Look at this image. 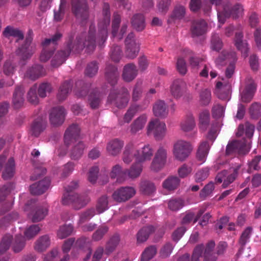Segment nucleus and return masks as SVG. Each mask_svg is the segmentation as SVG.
Segmentation results:
<instances>
[{
    "mask_svg": "<svg viewBox=\"0 0 261 261\" xmlns=\"http://www.w3.org/2000/svg\"><path fill=\"white\" fill-rule=\"evenodd\" d=\"M254 131V126L248 122L240 125L236 136L241 138L242 140H234L228 143L226 147V154L245 153L247 152L250 148V139L253 135Z\"/></svg>",
    "mask_w": 261,
    "mask_h": 261,
    "instance_id": "f257e3e1",
    "label": "nucleus"
},
{
    "mask_svg": "<svg viewBox=\"0 0 261 261\" xmlns=\"http://www.w3.org/2000/svg\"><path fill=\"white\" fill-rule=\"evenodd\" d=\"M77 184L73 182L66 188V193L63 195L62 203L64 204H72L74 208L79 210L85 206L89 201V198L86 195L70 194V192L76 188Z\"/></svg>",
    "mask_w": 261,
    "mask_h": 261,
    "instance_id": "f03ea898",
    "label": "nucleus"
},
{
    "mask_svg": "<svg viewBox=\"0 0 261 261\" xmlns=\"http://www.w3.org/2000/svg\"><path fill=\"white\" fill-rule=\"evenodd\" d=\"M193 149L190 142L182 139H178L174 142L173 145L172 154L177 161H185L191 154Z\"/></svg>",
    "mask_w": 261,
    "mask_h": 261,
    "instance_id": "7ed1b4c3",
    "label": "nucleus"
},
{
    "mask_svg": "<svg viewBox=\"0 0 261 261\" xmlns=\"http://www.w3.org/2000/svg\"><path fill=\"white\" fill-rule=\"evenodd\" d=\"M237 56L234 52L228 53L227 51L222 52L215 60V63L218 67H220L227 63L229 65L226 70V76L229 78L233 74L234 70V63L237 61Z\"/></svg>",
    "mask_w": 261,
    "mask_h": 261,
    "instance_id": "20e7f679",
    "label": "nucleus"
},
{
    "mask_svg": "<svg viewBox=\"0 0 261 261\" xmlns=\"http://www.w3.org/2000/svg\"><path fill=\"white\" fill-rule=\"evenodd\" d=\"M216 136V132L211 130L206 136V140L202 141L199 145L196 153V159L200 162V164L205 162L210 146L215 140Z\"/></svg>",
    "mask_w": 261,
    "mask_h": 261,
    "instance_id": "39448f33",
    "label": "nucleus"
},
{
    "mask_svg": "<svg viewBox=\"0 0 261 261\" xmlns=\"http://www.w3.org/2000/svg\"><path fill=\"white\" fill-rule=\"evenodd\" d=\"M110 22V14L109 7L108 5H105L102 12V15L100 17L98 23V34L96 39H101L103 43L108 36V27Z\"/></svg>",
    "mask_w": 261,
    "mask_h": 261,
    "instance_id": "423d86ee",
    "label": "nucleus"
},
{
    "mask_svg": "<svg viewBox=\"0 0 261 261\" xmlns=\"http://www.w3.org/2000/svg\"><path fill=\"white\" fill-rule=\"evenodd\" d=\"M166 133V126L164 122L158 119L150 121L147 127L148 136L152 135L158 140H162Z\"/></svg>",
    "mask_w": 261,
    "mask_h": 261,
    "instance_id": "0eeeda50",
    "label": "nucleus"
},
{
    "mask_svg": "<svg viewBox=\"0 0 261 261\" xmlns=\"http://www.w3.org/2000/svg\"><path fill=\"white\" fill-rule=\"evenodd\" d=\"M129 99V92L125 88L122 89L118 93L111 92L108 97V101L111 103H113L119 108L125 107L127 105Z\"/></svg>",
    "mask_w": 261,
    "mask_h": 261,
    "instance_id": "6e6552de",
    "label": "nucleus"
},
{
    "mask_svg": "<svg viewBox=\"0 0 261 261\" xmlns=\"http://www.w3.org/2000/svg\"><path fill=\"white\" fill-rule=\"evenodd\" d=\"M94 38L92 28L91 26L90 28L88 40L85 42H83L81 39H77L76 43H74L73 45L71 44L69 45V48L70 51L79 52L80 50L82 49L83 47L86 46L87 48H91V49L93 50L94 48L95 43L96 41V39H94Z\"/></svg>",
    "mask_w": 261,
    "mask_h": 261,
    "instance_id": "1a4fd4ad",
    "label": "nucleus"
},
{
    "mask_svg": "<svg viewBox=\"0 0 261 261\" xmlns=\"http://www.w3.org/2000/svg\"><path fill=\"white\" fill-rule=\"evenodd\" d=\"M217 11L219 23L223 24L225 21V18L227 17L232 16L233 18H236L241 16L243 12V8L241 5H237L232 8L231 12L228 11L227 7H224L223 12H220L219 8H218Z\"/></svg>",
    "mask_w": 261,
    "mask_h": 261,
    "instance_id": "9d476101",
    "label": "nucleus"
},
{
    "mask_svg": "<svg viewBox=\"0 0 261 261\" xmlns=\"http://www.w3.org/2000/svg\"><path fill=\"white\" fill-rule=\"evenodd\" d=\"M255 88L253 80L251 78L248 79L244 87H242L240 89L241 101L244 102H249L253 96Z\"/></svg>",
    "mask_w": 261,
    "mask_h": 261,
    "instance_id": "9b49d317",
    "label": "nucleus"
},
{
    "mask_svg": "<svg viewBox=\"0 0 261 261\" xmlns=\"http://www.w3.org/2000/svg\"><path fill=\"white\" fill-rule=\"evenodd\" d=\"M136 190L130 187H121L116 190L112 195V197L117 202L125 201L135 195Z\"/></svg>",
    "mask_w": 261,
    "mask_h": 261,
    "instance_id": "f8f14e48",
    "label": "nucleus"
},
{
    "mask_svg": "<svg viewBox=\"0 0 261 261\" xmlns=\"http://www.w3.org/2000/svg\"><path fill=\"white\" fill-rule=\"evenodd\" d=\"M125 45L127 57L132 59L136 57L139 51V45L135 40L133 33H130L127 36L125 40Z\"/></svg>",
    "mask_w": 261,
    "mask_h": 261,
    "instance_id": "ddd939ff",
    "label": "nucleus"
},
{
    "mask_svg": "<svg viewBox=\"0 0 261 261\" xmlns=\"http://www.w3.org/2000/svg\"><path fill=\"white\" fill-rule=\"evenodd\" d=\"M230 92L231 86L228 83L217 82L215 94L219 99L228 101L230 99Z\"/></svg>",
    "mask_w": 261,
    "mask_h": 261,
    "instance_id": "4468645a",
    "label": "nucleus"
},
{
    "mask_svg": "<svg viewBox=\"0 0 261 261\" xmlns=\"http://www.w3.org/2000/svg\"><path fill=\"white\" fill-rule=\"evenodd\" d=\"M65 115V110L63 107H58L53 108L49 116L50 123L54 126L62 124L64 121Z\"/></svg>",
    "mask_w": 261,
    "mask_h": 261,
    "instance_id": "2eb2a0df",
    "label": "nucleus"
},
{
    "mask_svg": "<svg viewBox=\"0 0 261 261\" xmlns=\"http://www.w3.org/2000/svg\"><path fill=\"white\" fill-rule=\"evenodd\" d=\"M80 127L76 124H73L66 130L64 135V141L66 145L72 142L76 143L79 138Z\"/></svg>",
    "mask_w": 261,
    "mask_h": 261,
    "instance_id": "dca6fc26",
    "label": "nucleus"
},
{
    "mask_svg": "<svg viewBox=\"0 0 261 261\" xmlns=\"http://www.w3.org/2000/svg\"><path fill=\"white\" fill-rule=\"evenodd\" d=\"M154 154V150L149 144L144 145L140 149H137V161L141 163L150 161Z\"/></svg>",
    "mask_w": 261,
    "mask_h": 261,
    "instance_id": "f3484780",
    "label": "nucleus"
},
{
    "mask_svg": "<svg viewBox=\"0 0 261 261\" xmlns=\"http://www.w3.org/2000/svg\"><path fill=\"white\" fill-rule=\"evenodd\" d=\"M32 38H27L25 45L16 51V54L20 56L23 60L29 59L35 50L34 46L31 45Z\"/></svg>",
    "mask_w": 261,
    "mask_h": 261,
    "instance_id": "a211bd4d",
    "label": "nucleus"
},
{
    "mask_svg": "<svg viewBox=\"0 0 261 261\" xmlns=\"http://www.w3.org/2000/svg\"><path fill=\"white\" fill-rule=\"evenodd\" d=\"M137 149L133 143L128 144L125 147L122 155V160L125 164H129L134 158L137 162Z\"/></svg>",
    "mask_w": 261,
    "mask_h": 261,
    "instance_id": "6ab92c4d",
    "label": "nucleus"
},
{
    "mask_svg": "<svg viewBox=\"0 0 261 261\" xmlns=\"http://www.w3.org/2000/svg\"><path fill=\"white\" fill-rule=\"evenodd\" d=\"M61 37L60 34H56L54 37L51 39H46L43 42L42 44L44 46L43 51H42L40 55V60L42 62L47 61L51 57L52 55L51 52L48 51L46 47L47 45L53 44V45L56 44V41Z\"/></svg>",
    "mask_w": 261,
    "mask_h": 261,
    "instance_id": "aec40b11",
    "label": "nucleus"
},
{
    "mask_svg": "<svg viewBox=\"0 0 261 261\" xmlns=\"http://www.w3.org/2000/svg\"><path fill=\"white\" fill-rule=\"evenodd\" d=\"M120 21V16L119 14L115 13L114 15V19L112 22V35L114 37H117L118 39L122 38L126 30L127 24H123L121 29L120 33H118L119 24Z\"/></svg>",
    "mask_w": 261,
    "mask_h": 261,
    "instance_id": "412c9836",
    "label": "nucleus"
},
{
    "mask_svg": "<svg viewBox=\"0 0 261 261\" xmlns=\"http://www.w3.org/2000/svg\"><path fill=\"white\" fill-rule=\"evenodd\" d=\"M123 145V141L118 139H114L108 143L106 148L107 151L110 155L116 156L119 154Z\"/></svg>",
    "mask_w": 261,
    "mask_h": 261,
    "instance_id": "4be33fe9",
    "label": "nucleus"
},
{
    "mask_svg": "<svg viewBox=\"0 0 261 261\" xmlns=\"http://www.w3.org/2000/svg\"><path fill=\"white\" fill-rule=\"evenodd\" d=\"M50 180L45 178L38 183H35L30 186V191L32 194L40 195L43 193L49 187Z\"/></svg>",
    "mask_w": 261,
    "mask_h": 261,
    "instance_id": "5701e85b",
    "label": "nucleus"
},
{
    "mask_svg": "<svg viewBox=\"0 0 261 261\" xmlns=\"http://www.w3.org/2000/svg\"><path fill=\"white\" fill-rule=\"evenodd\" d=\"M147 120V116L145 114L142 115L136 118L130 126V132L135 134L141 130L145 126Z\"/></svg>",
    "mask_w": 261,
    "mask_h": 261,
    "instance_id": "b1692460",
    "label": "nucleus"
},
{
    "mask_svg": "<svg viewBox=\"0 0 261 261\" xmlns=\"http://www.w3.org/2000/svg\"><path fill=\"white\" fill-rule=\"evenodd\" d=\"M72 11L75 15L79 17H83L87 13V6L85 0H72Z\"/></svg>",
    "mask_w": 261,
    "mask_h": 261,
    "instance_id": "393cba45",
    "label": "nucleus"
},
{
    "mask_svg": "<svg viewBox=\"0 0 261 261\" xmlns=\"http://www.w3.org/2000/svg\"><path fill=\"white\" fill-rule=\"evenodd\" d=\"M237 170L238 168H233V173L228 175L227 177L226 176V171H224L217 175L216 179L219 183L223 181V186L225 188L234 180L237 176Z\"/></svg>",
    "mask_w": 261,
    "mask_h": 261,
    "instance_id": "a878e982",
    "label": "nucleus"
},
{
    "mask_svg": "<svg viewBox=\"0 0 261 261\" xmlns=\"http://www.w3.org/2000/svg\"><path fill=\"white\" fill-rule=\"evenodd\" d=\"M207 30L205 21L201 20L193 23L191 28V33L193 36H198L204 34Z\"/></svg>",
    "mask_w": 261,
    "mask_h": 261,
    "instance_id": "bb28decb",
    "label": "nucleus"
},
{
    "mask_svg": "<svg viewBox=\"0 0 261 261\" xmlns=\"http://www.w3.org/2000/svg\"><path fill=\"white\" fill-rule=\"evenodd\" d=\"M137 74L136 66L132 64H129L124 67L123 78L126 82L132 81Z\"/></svg>",
    "mask_w": 261,
    "mask_h": 261,
    "instance_id": "cd10ccee",
    "label": "nucleus"
},
{
    "mask_svg": "<svg viewBox=\"0 0 261 261\" xmlns=\"http://www.w3.org/2000/svg\"><path fill=\"white\" fill-rule=\"evenodd\" d=\"M44 74L43 68L41 65H36L28 70L25 76L32 80H35Z\"/></svg>",
    "mask_w": 261,
    "mask_h": 261,
    "instance_id": "c85d7f7f",
    "label": "nucleus"
},
{
    "mask_svg": "<svg viewBox=\"0 0 261 261\" xmlns=\"http://www.w3.org/2000/svg\"><path fill=\"white\" fill-rule=\"evenodd\" d=\"M242 38L243 35L242 33L236 34L235 45L241 51L243 56L246 57L247 56L248 45L246 42L243 41Z\"/></svg>",
    "mask_w": 261,
    "mask_h": 261,
    "instance_id": "c756f323",
    "label": "nucleus"
},
{
    "mask_svg": "<svg viewBox=\"0 0 261 261\" xmlns=\"http://www.w3.org/2000/svg\"><path fill=\"white\" fill-rule=\"evenodd\" d=\"M153 111L154 115L156 117H163L168 114L166 105L162 100H159L154 104Z\"/></svg>",
    "mask_w": 261,
    "mask_h": 261,
    "instance_id": "7c9ffc66",
    "label": "nucleus"
},
{
    "mask_svg": "<svg viewBox=\"0 0 261 261\" xmlns=\"http://www.w3.org/2000/svg\"><path fill=\"white\" fill-rule=\"evenodd\" d=\"M186 87V83L181 80H177L173 82L171 87V92L175 97L180 96Z\"/></svg>",
    "mask_w": 261,
    "mask_h": 261,
    "instance_id": "2f4dec72",
    "label": "nucleus"
},
{
    "mask_svg": "<svg viewBox=\"0 0 261 261\" xmlns=\"http://www.w3.org/2000/svg\"><path fill=\"white\" fill-rule=\"evenodd\" d=\"M48 213V206L39 207L33 210L32 219L33 222H38L43 219Z\"/></svg>",
    "mask_w": 261,
    "mask_h": 261,
    "instance_id": "473e14b6",
    "label": "nucleus"
},
{
    "mask_svg": "<svg viewBox=\"0 0 261 261\" xmlns=\"http://www.w3.org/2000/svg\"><path fill=\"white\" fill-rule=\"evenodd\" d=\"M127 173V170H123L120 165H116L112 169L110 173L111 177L113 178H117V180L121 182L124 179Z\"/></svg>",
    "mask_w": 261,
    "mask_h": 261,
    "instance_id": "72a5a7b5",
    "label": "nucleus"
},
{
    "mask_svg": "<svg viewBox=\"0 0 261 261\" xmlns=\"http://www.w3.org/2000/svg\"><path fill=\"white\" fill-rule=\"evenodd\" d=\"M86 148L85 145L82 141H78L75 144L71 151L70 156L73 160H78L83 154Z\"/></svg>",
    "mask_w": 261,
    "mask_h": 261,
    "instance_id": "f704fd0d",
    "label": "nucleus"
},
{
    "mask_svg": "<svg viewBox=\"0 0 261 261\" xmlns=\"http://www.w3.org/2000/svg\"><path fill=\"white\" fill-rule=\"evenodd\" d=\"M154 229L152 226H146L142 228L137 233V240L138 243L146 241L149 234L154 231Z\"/></svg>",
    "mask_w": 261,
    "mask_h": 261,
    "instance_id": "c9c22d12",
    "label": "nucleus"
},
{
    "mask_svg": "<svg viewBox=\"0 0 261 261\" xmlns=\"http://www.w3.org/2000/svg\"><path fill=\"white\" fill-rule=\"evenodd\" d=\"M15 171V162L12 158H10L6 166L3 173V177L5 179H8L11 178L14 174Z\"/></svg>",
    "mask_w": 261,
    "mask_h": 261,
    "instance_id": "e433bc0d",
    "label": "nucleus"
},
{
    "mask_svg": "<svg viewBox=\"0 0 261 261\" xmlns=\"http://www.w3.org/2000/svg\"><path fill=\"white\" fill-rule=\"evenodd\" d=\"M195 126V119L192 115H188L180 124L181 129L185 132L191 131Z\"/></svg>",
    "mask_w": 261,
    "mask_h": 261,
    "instance_id": "4c0bfd02",
    "label": "nucleus"
},
{
    "mask_svg": "<svg viewBox=\"0 0 261 261\" xmlns=\"http://www.w3.org/2000/svg\"><path fill=\"white\" fill-rule=\"evenodd\" d=\"M180 180L176 176H171L165 180L163 184V187L169 191L176 189L179 185Z\"/></svg>",
    "mask_w": 261,
    "mask_h": 261,
    "instance_id": "58836bf2",
    "label": "nucleus"
},
{
    "mask_svg": "<svg viewBox=\"0 0 261 261\" xmlns=\"http://www.w3.org/2000/svg\"><path fill=\"white\" fill-rule=\"evenodd\" d=\"M23 90L21 87H17L14 93L13 102L16 108L20 107L23 102Z\"/></svg>",
    "mask_w": 261,
    "mask_h": 261,
    "instance_id": "ea45409f",
    "label": "nucleus"
},
{
    "mask_svg": "<svg viewBox=\"0 0 261 261\" xmlns=\"http://www.w3.org/2000/svg\"><path fill=\"white\" fill-rule=\"evenodd\" d=\"M69 54V51H65L58 53L51 60V65L53 67H58L62 65L65 61Z\"/></svg>",
    "mask_w": 261,
    "mask_h": 261,
    "instance_id": "a19ab883",
    "label": "nucleus"
},
{
    "mask_svg": "<svg viewBox=\"0 0 261 261\" xmlns=\"http://www.w3.org/2000/svg\"><path fill=\"white\" fill-rule=\"evenodd\" d=\"M50 240L48 236L40 237L36 242L35 248L38 251H43L50 245Z\"/></svg>",
    "mask_w": 261,
    "mask_h": 261,
    "instance_id": "79ce46f5",
    "label": "nucleus"
},
{
    "mask_svg": "<svg viewBox=\"0 0 261 261\" xmlns=\"http://www.w3.org/2000/svg\"><path fill=\"white\" fill-rule=\"evenodd\" d=\"M3 35L6 37L10 36L16 37L18 40L22 39L23 38V35L20 30L11 26H8L5 28L3 32Z\"/></svg>",
    "mask_w": 261,
    "mask_h": 261,
    "instance_id": "37998d69",
    "label": "nucleus"
},
{
    "mask_svg": "<svg viewBox=\"0 0 261 261\" xmlns=\"http://www.w3.org/2000/svg\"><path fill=\"white\" fill-rule=\"evenodd\" d=\"M142 163L137 161V162H136L132 165L129 170L128 171V176L133 178L138 177L142 171Z\"/></svg>",
    "mask_w": 261,
    "mask_h": 261,
    "instance_id": "c03bdc74",
    "label": "nucleus"
},
{
    "mask_svg": "<svg viewBox=\"0 0 261 261\" xmlns=\"http://www.w3.org/2000/svg\"><path fill=\"white\" fill-rule=\"evenodd\" d=\"M199 127L205 130L209 124L210 113L208 110H203L200 112L199 116Z\"/></svg>",
    "mask_w": 261,
    "mask_h": 261,
    "instance_id": "a18cd8bd",
    "label": "nucleus"
},
{
    "mask_svg": "<svg viewBox=\"0 0 261 261\" xmlns=\"http://www.w3.org/2000/svg\"><path fill=\"white\" fill-rule=\"evenodd\" d=\"M132 25L138 31L143 30L145 28L144 16L141 14L135 15L132 20Z\"/></svg>",
    "mask_w": 261,
    "mask_h": 261,
    "instance_id": "49530a36",
    "label": "nucleus"
},
{
    "mask_svg": "<svg viewBox=\"0 0 261 261\" xmlns=\"http://www.w3.org/2000/svg\"><path fill=\"white\" fill-rule=\"evenodd\" d=\"M71 86L69 82L64 83L60 87L58 94V98L59 100L64 99L71 91Z\"/></svg>",
    "mask_w": 261,
    "mask_h": 261,
    "instance_id": "de8ad7c7",
    "label": "nucleus"
},
{
    "mask_svg": "<svg viewBox=\"0 0 261 261\" xmlns=\"http://www.w3.org/2000/svg\"><path fill=\"white\" fill-rule=\"evenodd\" d=\"M139 111H140V109L139 106H130L124 116V121L126 123H129L135 115Z\"/></svg>",
    "mask_w": 261,
    "mask_h": 261,
    "instance_id": "09e8293b",
    "label": "nucleus"
},
{
    "mask_svg": "<svg viewBox=\"0 0 261 261\" xmlns=\"http://www.w3.org/2000/svg\"><path fill=\"white\" fill-rule=\"evenodd\" d=\"M73 231V226L71 224L64 225L60 227L57 236L60 239H64L69 236Z\"/></svg>",
    "mask_w": 261,
    "mask_h": 261,
    "instance_id": "8fccbe9b",
    "label": "nucleus"
},
{
    "mask_svg": "<svg viewBox=\"0 0 261 261\" xmlns=\"http://www.w3.org/2000/svg\"><path fill=\"white\" fill-rule=\"evenodd\" d=\"M156 249L154 246L147 248L142 253L141 261H148L156 254Z\"/></svg>",
    "mask_w": 261,
    "mask_h": 261,
    "instance_id": "3c124183",
    "label": "nucleus"
},
{
    "mask_svg": "<svg viewBox=\"0 0 261 261\" xmlns=\"http://www.w3.org/2000/svg\"><path fill=\"white\" fill-rule=\"evenodd\" d=\"M203 211L200 210L199 211L197 216L194 217V214L193 212H188L186 213L185 216L183 217L182 220V223L183 224H187L191 222L193 220L194 222H196L199 217L202 215L203 213Z\"/></svg>",
    "mask_w": 261,
    "mask_h": 261,
    "instance_id": "603ef678",
    "label": "nucleus"
},
{
    "mask_svg": "<svg viewBox=\"0 0 261 261\" xmlns=\"http://www.w3.org/2000/svg\"><path fill=\"white\" fill-rule=\"evenodd\" d=\"M40 230V227L39 225H32L29 227L24 232L25 237L30 239L37 235Z\"/></svg>",
    "mask_w": 261,
    "mask_h": 261,
    "instance_id": "864d4df0",
    "label": "nucleus"
},
{
    "mask_svg": "<svg viewBox=\"0 0 261 261\" xmlns=\"http://www.w3.org/2000/svg\"><path fill=\"white\" fill-rule=\"evenodd\" d=\"M153 158L166 164L167 158V149L162 146L160 147L155 152Z\"/></svg>",
    "mask_w": 261,
    "mask_h": 261,
    "instance_id": "5fc2aeb1",
    "label": "nucleus"
},
{
    "mask_svg": "<svg viewBox=\"0 0 261 261\" xmlns=\"http://www.w3.org/2000/svg\"><path fill=\"white\" fill-rule=\"evenodd\" d=\"M249 113L252 118L257 119L261 114V105L257 103H253L249 109Z\"/></svg>",
    "mask_w": 261,
    "mask_h": 261,
    "instance_id": "6e6d98bb",
    "label": "nucleus"
},
{
    "mask_svg": "<svg viewBox=\"0 0 261 261\" xmlns=\"http://www.w3.org/2000/svg\"><path fill=\"white\" fill-rule=\"evenodd\" d=\"M108 197L106 196L101 197L98 200L96 206L97 214L103 212L108 208Z\"/></svg>",
    "mask_w": 261,
    "mask_h": 261,
    "instance_id": "4d7b16f0",
    "label": "nucleus"
},
{
    "mask_svg": "<svg viewBox=\"0 0 261 261\" xmlns=\"http://www.w3.org/2000/svg\"><path fill=\"white\" fill-rule=\"evenodd\" d=\"M176 69L178 72L185 75L187 72V65L184 57H179L177 59Z\"/></svg>",
    "mask_w": 261,
    "mask_h": 261,
    "instance_id": "13d9d810",
    "label": "nucleus"
},
{
    "mask_svg": "<svg viewBox=\"0 0 261 261\" xmlns=\"http://www.w3.org/2000/svg\"><path fill=\"white\" fill-rule=\"evenodd\" d=\"M184 206V202L181 199H171L169 201L168 207L173 211H176L181 208Z\"/></svg>",
    "mask_w": 261,
    "mask_h": 261,
    "instance_id": "bf43d9fd",
    "label": "nucleus"
},
{
    "mask_svg": "<svg viewBox=\"0 0 261 261\" xmlns=\"http://www.w3.org/2000/svg\"><path fill=\"white\" fill-rule=\"evenodd\" d=\"M225 108L218 103H216L212 108V115L215 118H221L224 115Z\"/></svg>",
    "mask_w": 261,
    "mask_h": 261,
    "instance_id": "052dcab7",
    "label": "nucleus"
},
{
    "mask_svg": "<svg viewBox=\"0 0 261 261\" xmlns=\"http://www.w3.org/2000/svg\"><path fill=\"white\" fill-rule=\"evenodd\" d=\"M214 247L215 243L213 241H211L207 244L205 249L204 261H216V258L209 254Z\"/></svg>",
    "mask_w": 261,
    "mask_h": 261,
    "instance_id": "680f3d73",
    "label": "nucleus"
},
{
    "mask_svg": "<svg viewBox=\"0 0 261 261\" xmlns=\"http://www.w3.org/2000/svg\"><path fill=\"white\" fill-rule=\"evenodd\" d=\"M222 42L220 39L218 35L214 34L211 40V48L216 51H218L222 48Z\"/></svg>",
    "mask_w": 261,
    "mask_h": 261,
    "instance_id": "e2e57ef3",
    "label": "nucleus"
},
{
    "mask_svg": "<svg viewBox=\"0 0 261 261\" xmlns=\"http://www.w3.org/2000/svg\"><path fill=\"white\" fill-rule=\"evenodd\" d=\"M45 125L42 122L35 121L31 127L32 134L37 136L44 129Z\"/></svg>",
    "mask_w": 261,
    "mask_h": 261,
    "instance_id": "0e129e2a",
    "label": "nucleus"
},
{
    "mask_svg": "<svg viewBox=\"0 0 261 261\" xmlns=\"http://www.w3.org/2000/svg\"><path fill=\"white\" fill-rule=\"evenodd\" d=\"M165 164H166L163 162L156 160L153 158L150 163L149 168L152 171L158 172L164 167Z\"/></svg>",
    "mask_w": 261,
    "mask_h": 261,
    "instance_id": "69168bd1",
    "label": "nucleus"
},
{
    "mask_svg": "<svg viewBox=\"0 0 261 261\" xmlns=\"http://www.w3.org/2000/svg\"><path fill=\"white\" fill-rule=\"evenodd\" d=\"M211 91L208 89H204L200 92V102L203 105H208L211 100Z\"/></svg>",
    "mask_w": 261,
    "mask_h": 261,
    "instance_id": "338daca9",
    "label": "nucleus"
},
{
    "mask_svg": "<svg viewBox=\"0 0 261 261\" xmlns=\"http://www.w3.org/2000/svg\"><path fill=\"white\" fill-rule=\"evenodd\" d=\"M51 89L50 84L43 83L40 85L38 88V94L40 97H44L51 92Z\"/></svg>",
    "mask_w": 261,
    "mask_h": 261,
    "instance_id": "774afa93",
    "label": "nucleus"
}]
</instances>
